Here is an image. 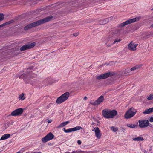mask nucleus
<instances>
[{"mask_svg":"<svg viewBox=\"0 0 153 153\" xmlns=\"http://www.w3.org/2000/svg\"><path fill=\"white\" fill-rule=\"evenodd\" d=\"M53 18V17L52 16H49L43 19H40L37 21L35 22L26 26L24 27V29L25 30H27L33 27L42 24L51 20Z\"/></svg>","mask_w":153,"mask_h":153,"instance_id":"nucleus-1","label":"nucleus"},{"mask_svg":"<svg viewBox=\"0 0 153 153\" xmlns=\"http://www.w3.org/2000/svg\"><path fill=\"white\" fill-rule=\"evenodd\" d=\"M102 114L104 117L109 119L113 118L117 114V112L115 110H111L109 109H105L102 110Z\"/></svg>","mask_w":153,"mask_h":153,"instance_id":"nucleus-2","label":"nucleus"},{"mask_svg":"<svg viewBox=\"0 0 153 153\" xmlns=\"http://www.w3.org/2000/svg\"><path fill=\"white\" fill-rule=\"evenodd\" d=\"M121 29H117L113 30L109 33V36L106 39L107 41L109 42L114 39L117 36L118 34L120 33Z\"/></svg>","mask_w":153,"mask_h":153,"instance_id":"nucleus-3","label":"nucleus"},{"mask_svg":"<svg viewBox=\"0 0 153 153\" xmlns=\"http://www.w3.org/2000/svg\"><path fill=\"white\" fill-rule=\"evenodd\" d=\"M69 95L70 93L68 92L64 93L57 99L56 102L59 104L62 103L67 100Z\"/></svg>","mask_w":153,"mask_h":153,"instance_id":"nucleus-4","label":"nucleus"},{"mask_svg":"<svg viewBox=\"0 0 153 153\" xmlns=\"http://www.w3.org/2000/svg\"><path fill=\"white\" fill-rule=\"evenodd\" d=\"M136 111L133 108H131L125 113V117L126 119L131 118L133 117L136 114Z\"/></svg>","mask_w":153,"mask_h":153,"instance_id":"nucleus-5","label":"nucleus"},{"mask_svg":"<svg viewBox=\"0 0 153 153\" xmlns=\"http://www.w3.org/2000/svg\"><path fill=\"white\" fill-rule=\"evenodd\" d=\"M138 19L137 17H136L134 18L129 19L120 24V27H124L126 25L134 23L137 21Z\"/></svg>","mask_w":153,"mask_h":153,"instance_id":"nucleus-6","label":"nucleus"},{"mask_svg":"<svg viewBox=\"0 0 153 153\" xmlns=\"http://www.w3.org/2000/svg\"><path fill=\"white\" fill-rule=\"evenodd\" d=\"M24 111V110L22 108L17 109L12 111L11 113L12 116H16L21 115Z\"/></svg>","mask_w":153,"mask_h":153,"instance_id":"nucleus-7","label":"nucleus"},{"mask_svg":"<svg viewBox=\"0 0 153 153\" xmlns=\"http://www.w3.org/2000/svg\"><path fill=\"white\" fill-rule=\"evenodd\" d=\"M54 137V135L51 132L48 133L46 136L42 139V141L45 143L52 139Z\"/></svg>","mask_w":153,"mask_h":153,"instance_id":"nucleus-8","label":"nucleus"},{"mask_svg":"<svg viewBox=\"0 0 153 153\" xmlns=\"http://www.w3.org/2000/svg\"><path fill=\"white\" fill-rule=\"evenodd\" d=\"M36 44V43L34 42L30 44L25 45L20 48V50L21 51H23L27 49L31 48L34 47L35 45Z\"/></svg>","mask_w":153,"mask_h":153,"instance_id":"nucleus-9","label":"nucleus"},{"mask_svg":"<svg viewBox=\"0 0 153 153\" xmlns=\"http://www.w3.org/2000/svg\"><path fill=\"white\" fill-rule=\"evenodd\" d=\"M82 128V127L80 126H77L75 127L72 128H69L68 129H65V128H63V131L66 133L71 132L73 131L79 130Z\"/></svg>","mask_w":153,"mask_h":153,"instance_id":"nucleus-10","label":"nucleus"},{"mask_svg":"<svg viewBox=\"0 0 153 153\" xmlns=\"http://www.w3.org/2000/svg\"><path fill=\"white\" fill-rule=\"evenodd\" d=\"M139 126L141 128H144L147 127L149 124L148 120H139Z\"/></svg>","mask_w":153,"mask_h":153,"instance_id":"nucleus-11","label":"nucleus"},{"mask_svg":"<svg viewBox=\"0 0 153 153\" xmlns=\"http://www.w3.org/2000/svg\"><path fill=\"white\" fill-rule=\"evenodd\" d=\"M103 100L104 96L101 95L97 100L94 102L92 104L94 105H99L103 101Z\"/></svg>","mask_w":153,"mask_h":153,"instance_id":"nucleus-12","label":"nucleus"},{"mask_svg":"<svg viewBox=\"0 0 153 153\" xmlns=\"http://www.w3.org/2000/svg\"><path fill=\"white\" fill-rule=\"evenodd\" d=\"M92 131L95 132V136L97 138L100 139L101 138V134L100 131L98 127H96L94 128Z\"/></svg>","mask_w":153,"mask_h":153,"instance_id":"nucleus-13","label":"nucleus"},{"mask_svg":"<svg viewBox=\"0 0 153 153\" xmlns=\"http://www.w3.org/2000/svg\"><path fill=\"white\" fill-rule=\"evenodd\" d=\"M30 71H29V68H28L27 73H25L22 74L19 77V78L20 79H22L24 80H25L28 77V76L29 73H30Z\"/></svg>","mask_w":153,"mask_h":153,"instance_id":"nucleus-14","label":"nucleus"},{"mask_svg":"<svg viewBox=\"0 0 153 153\" xmlns=\"http://www.w3.org/2000/svg\"><path fill=\"white\" fill-rule=\"evenodd\" d=\"M114 74L112 72H108L102 74L103 79L106 78L109 76H113Z\"/></svg>","mask_w":153,"mask_h":153,"instance_id":"nucleus-15","label":"nucleus"},{"mask_svg":"<svg viewBox=\"0 0 153 153\" xmlns=\"http://www.w3.org/2000/svg\"><path fill=\"white\" fill-rule=\"evenodd\" d=\"M128 48L130 50L132 51H135V46L134 47V43H132V42H131L128 44Z\"/></svg>","mask_w":153,"mask_h":153,"instance_id":"nucleus-16","label":"nucleus"},{"mask_svg":"<svg viewBox=\"0 0 153 153\" xmlns=\"http://www.w3.org/2000/svg\"><path fill=\"white\" fill-rule=\"evenodd\" d=\"M10 135L9 134H6L3 135L1 139L0 140H4L7 139L10 137Z\"/></svg>","mask_w":153,"mask_h":153,"instance_id":"nucleus-17","label":"nucleus"},{"mask_svg":"<svg viewBox=\"0 0 153 153\" xmlns=\"http://www.w3.org/2000/svg\"><path fill=\"white\" fill-rule=\"evenodd\" d=\"M153 112V107L146 109L143 113L145 114H148Z\"/></svg>","mask_w":153,"mask_h":153,"instance_id":"nucleus-18","label":"nucleus"},{"mask_svg":"<svg viewBox=\"0 0 153 153\" xmlns=\"http://www.w3.org/2000/svg\"><path fill=\"white\" fill-rule=\"evenodd\" d=\"M69 121H67L65 122H63L61 123L57 127V128H59L61 127H62L67 125L69 123Z\"/></svg>","mask_w":153,"mask_h":153,"instance_id":"nucleus-19","label":"nucleus"},{"mask_svg":"<svg viewBox=\"0 0 153 153\" xmlns=\"http://www.w3.org/2000/svg\"><path fill=\"white\" fill-rule=\"evenodd\" d=\"M141 65H137L135 66L132 68L130 69V70L131 71H134L136 69H139Z\"/></svg>","mask_w":153,"mask_h":153,"instance_id":"nucleus-20","label":"nucleus"},{"mask_svg":"<svg viewBox=\"0 0 153 153\" xmlns=\"http://www.w3.org/2000/svg\"><path fill=\"white\" fill-rule=\"evenodd\" d=\"M133 140L135 141H142L144 139L143 137H138L136 138H133Z\"/></svg>","mask_w":153,"mask_h":153,"instance_id":"nucleus-21","label":"nucleus"},{"mask_svg":"<svg viewBox=\"0 0 153 153\" xmlns=\"http://www.w3.org/2000/svg\"><path fill=\"white\" fill-rule=\"evenodd\" d=\"M127 126L131 128H134L137 126V125L135 124H129L127 125Z\"/></svg>","mask_w":153,"mask_h":153,"instance_id":"nucleus-22","label":"nucleus"},{"mask_svg":"<svg viewBox=\"0 0 153 153\" xmlns=\"http://www.w3.org/2000/svg\"><path fill=\"white\" fill-rule=\"evenodd\" d=\"M24 94L23 93H22L21 94L19 95V100H24L25 99V97H24Z\"/></svg>","mask_w":153,"mask_h":153,"instance_id":"nucleus-23","label":"nucleus"},{"mask_svg":"<svg viewBox=\"0 0 153 153\" xmlns=\"http://www.w3.org/2000/svg\"><path fill=\"white\" fill-rule=\"evenodd\" d=\"M111 130L112 131H113L115 132L116 131H117L118 129L117 128L115 127L114 126H112L110 127V128Z\"/></svg>","mask_w":153,"mask_h":153,"instance_id":"nucleus-24","label":"nucleus"},{"mask_svg":"<svg viewBox=\"0 0 153 153\" xmlns=\"http://www.w3.org/2000/svg\"><path fill=\"white\" fill-rule=\"evenodd\" d=\"M147 99L149 100H151L153 99V93L150 94L147 98Z\"/></svg>","mask_w":153,"mask_h":153,"instance_id":"nucleus-25","label":"nucleus"},{"mask_svg":"<svg viewBox=\"0 0 153 153\" xmlns=\"http://www.w3.org/2000/svg\"><path fill=\"white\" fill-rule=\"evenodd\" d=\"M97 79L98 80L104 79L102 74L98 76H97Z\"/></svg>","mask_w":153,"mask_h":153,"instance_id":"nucleus-26","label":"nucleus"},{"mask_svg":"<svg viewBox=\"0 0 153 153\" xmlns=\"http://www.w3.org/2000/svg\"><path fill=\"white\" fill-rule=\"evenodd\" d=\"M4 18V15L2 14H0V22L3 20Z\"/></svg>","mask_w":153,"mask_h":153,"instance_id":"nucleus-27","label":"nucleus"},{"mask_svg":"<svg viewBox=\"0 0 153 153\" xmlns=\"http://www.w3.org/2000/svg\"><path fill=\"white\" fill-rule=\"evenodd\" d=\"M109 19L108 18H106L103 20V24H105L108 22L109 21Z\"/></svg>","mask_w":153,"mask_h":153,"instance_id":"nucleus-28","label":"nucleus"},{"mask_svg":"<svg viewBox=\"0 0 153 153\" xmlns=\"http://www.w3.org/2000/svg\"><path fill=\"white\" fill-rule=\"evenodd\" d=\"M121 40L120 39H115L114 41V42L113 44H114L116 42H118L121 41Z\"/></svg>","mask_w":153,"mask_h":153,"instance_id":"nucleus-29","label":"nucleus"},{"mask_svg":"<svg viewBox=\"0 0 153 153\" xmlns=\"http://www.w3.org/2000/svg\"><path fill=\"white\" fill-rule=\"evenodd\" d=\"M131 71L130 70V69H126L125 70V73H129Z\"/></svg>","mask_w":153,"mask_h":153,"instance_id":"nucleus-30","label":"nucleus"},{"mask_svg":"<svg viewBox=\"0 0 153 153\" xmlns=\"http://www.w3.org/2000/svg\"><path fill=\"white\" fill-rule=\"evenodd\" d=\"M149 121L150 122H153V117H151L149 119Z\"/></svg>","mask_w":153,"mask_h":153,"instance_id":"nucleus-31","label":"nucleus"},{"mask_svg":"<svg viewBox=\"0 0 153 153\" xmlns=\"http://www.w3.org/2000/svg\"><path fill=\"white\" fill-rule=\"evenodd\" d=\"M13 123V121H11L10 122H7V124L9 125H12Z\"/></svg>","mask_w":153,"mask_h":153,"instance_id":"nucleus-32","label":"nucleus"},{"mask_svg":"<svg viewBox=\"0 0 153 153\" xmlns=\"http://www.w3.org/2000/svg\"><path fill=\"white\" fill-rule=\"evenodd\" d=\"M77 143L79 145H80L82 143L81 141L80 140H78L77 141Z\"/></svg>","mask_w":153,"mask_h":153,"instance_id":"nucleus-33","label":"nucleus"},{"mask_svg":"<svg viewBox=\"0 0 153 153\" xmlns=\"http://www.w3.org/2000/svg\"><path fill=\"white\" fill-rule=\"evenodd\" d=\"M79 34L78 33H73V35L74 36H78Z\"/></svg>","mask_w":153,"mask_h":153,"instance_id":"nucleus-34","label":"nucleus"},{"mask_svg":"<svg viewBox=\"0 0 153 153\" xmlns=\"http://www.w3.org/2000/svg\"><path fill=\"white\" fill-rule=\"evenodd\" d=\"M81 153H90L88 152V151H81Z\"/></svg>","mask_w":153,"mask_h":153,"instance_id":"nucleus-35","label":"nucleus"},{"mask_svg":"<svg viewBox=\"0 0 153 153\" xmlns=\"http://www.w3.org/2000/svg\"><path fill=\"white\" fill-rule=\"evenodd\" d=\"M76 153H81V150H77L76 151Z\"/></svg>","mask_w":153,"mask_h":153,"instance_id":"nucleus-36","label":"nucleus"},{"mask_svg":"<svg viewBox=\"0 0 153 153\" xmlns=\"http://www.w3.org/2000/svg\"><path fill=\"white\" fill-rule=\"evenodd\" d=\"M52 122V120L51 119L48 120L47 122L48 123H50Z\"/></svg>","mask_w":153,"mask_h":153,"instance_id":"nucleus-37","label":"nucleus"},{"mask_svg":"<svg viewBox=\"0 0 153 153\" xmlns=\"http://www.w3.org/2000/svg\"><path fill=\"white\" fill-rule=\"evenodd\" d=\"M134 47L135 46V50H136V47L138 45L137 44H135L134 43Z\"/></svg>","mask_w":153,"mask_h":153,"instance_id":"nucleus-38","label":"nucleus"},{"mask_svg":"<svg viewBox=\"0 0 153 153\" xmlns=\"http://www.w3.org/2000/svg\"><path fill=\"white\" fill-rule=\"evenodd\" d=\"M11 22H12L11 21H9V22H6V23H7V25L9 24H10Z\"/></svg>","mask_w":153,"mask_h":153,"instance_id":"nucleus-39","label":"nucleus"},{"mask_svg":"<svg viewBox=\"0 0 153 153\" xmlns=\"http://www.w3.org/2000/svg\"><path fill=\"white\" fill-rule=\"evenodd\" d=\"M7 25L6 22L5 23H3V24H2V25L3 26H5V25Z\"/></svg>","mask_w":153,"mask_h":153,"instance_id":"nucleus-40","label":"nucleus"},{"mask_svg":"<svg viewBox=\"0 0 153 153\" xmlns=\"http://www.w3.org/2000/svg\"><path fill=\"white\" fill-rule=\"evenodd\" d=\"M76 152L75 151H73L71 153H75Z\"/></svg>","mask_w":153,"mask_h":153,"instance_id":"nucleus-41","label":"nucleus"},{"mask_svg":"<svg viewBox=\"0 0 153 153\" xmlns=\"http://www.w3.org/2000/svg\"><path fill=\"white\" fill-rule=\"evenodd\" d=\"M87 99V97H85L84 98V99L85 100H86Z\"/></svg>","mask_w":153,"mask_h":153,"instance_id":"nucleus-42","label":"nucleus"},{"mask_svg":"<svg viewBox=\"0 0 153 153\" xmlns=\"http://www.w3.org/2000/svg\"><path fill=\"white\" fill-rule=\"evenodd\" d=\"M36 75L35 74H34V75H33V76H32V77H35L36 76Z\"/></svg>","mask_w":153,"mask_h":153,"instance_id":"nucleus-43","label":"nucleus"},{"mask_svg":"<svg viewBox=\"0 0 153 153\" xmlns=\"http://www.w3.org/2000/svg\"><path fill=\"white\" fill-rule=\"evenodd\" d=\"M151 27H153V24L151 25Z\"/></svg>","mask_w":153,"mask_h":153,"instance_id":"nucleus-44","label":"nucleus"},{"mask_svg":"<svg viewBox=\"0 0 153 153\" xmlns=\"http://www.w3.org/2000/svg\"><path fill=\"white\" fill-rule=\"evenodd\" d=\"M2 26H2V24L0 25V27H1Z\"/></svg>","mask_w":153,"mask_h":153,"instance_id":"nucleus-45","label":"nucleus"},{"mask_svg":"<svg viewBox=\"0 0 153 153\" xmlns=\"http://www.w3.org/2000/svg\"><path fill=\"white\" fill-rule=\"evenodd\" d=\"M37 153H42L40 152H38Z\"/></svg>","mask_w":153,"mask_h":153,"instance_id":"nucleus-46","label":"nucleus"},{"mask_svg":"<svg viewBox=\"0 0 153 153\" xmlns=\"http://www.w3.org/2000/svg\"><path fill=\"white\" fill-rule=\"evenodd\" d=\"M144 153H146V151L145 152H144Z\"/></svg>","mask_w":153,"mask_h":153,"instance_id":"nucleus-47","label":"nucleus"},{"mask_svg":"<svg viewBox=\"0 0 153 153\" xmlns=\"http://www.w3.org/2000/svg\"><path fill=\"white\" fill-rule=\"evenodd\" d=\"M144 153H146V151L145 152H144Z\"/></svg>","mask_w":153,"mask_h":153,"instance_id":"nucleus-48","label":"nucleus"},{"mask_svg":"<svg viewBox=\"0 0 153 153\" xmlns=\"http://www.w3.org/2000/svg\"><path fill=\"white\" fill-rule=\"evenodd\" d=\"M1 3H0V4Z\"/></svg>","mask_w":153,"mask_h":153,"instance_id":"nucleus-49","label":"nucleus"},{"mask_svg":"<svg viewBox=\"0 0 153 153\" xmlns=\"http://www.w3.org/2000/svg\"><path fill=\"white\" fill-rule=\"evenodd\" d=\"M152 10H153V8L152 9Z\"/></svg>","mask_w":153,"mask_h":153,"instance_id":"nucleus-50","label":"nucleus"}]
</instances>
